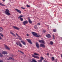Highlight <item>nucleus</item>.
<instances>
[{
    "label": "nucleus",
    "instance_id": "obj_1",
    "mask_svg": "<svg viewBox=\"0 0 62 62\" xmlns=\"http://www.w3.org/2000/svg\"><path fill=\"white\" fill-rule=\"evenodd\" d=\"M32 34H33V36H35V37H41V36L39 35H38V34H37L36 33V32H31Z\"/></svg>",
    "mask_w": 62,
    "mask_h": 62
},
{
    "label": "nucleus",
    "instance_id": "obj_2",
    "mask_svg": "<svg viewBox=\"0 0 62 62\" xmlns=\"http://www.w3.org/2000/svg\"><path fill=\"white\" fill-rule=\"evenodd\" d=\"M5 12L7 15L9 16L10 15V13H9V11L8 10V9H6V11H5Z\"/></svg>",
    "mask_w": 62,
    "mask_h": 62
},
{
    "label": "nucleus",
    "instance_id": "obj_3",
    "mask_svg": "<svg viewBox=\"0 0 62 62\" xmlns=\"http://www.w3.org/2000/svg\"><path fill=\"white\" fill-rule=\"evenodd\" d=\"M22 17H23V15H22L20 16H19L18 17V19H20L21 21H23V18H22Z\"/></svg>",
    "mask_w": 62,
    "mask_h": 62
},
{
    "label": "nucleus",
    "instance_id": "obj_4",
    "mask_svg": "<svg viewBox=\"0 0 62 62\" xmlns=\"http://www.w3.org/2000/svg\"><path fill=\"white\" fill-rule=\"evenodd\" d=\"M16 44L17 45L19 46L20 47H22V44H21V43L19 42H18L16 43Z\"/></svg>",
    "mask_w": 62,
    "mask_h": 62
},
{
    "label": "nucleus",
    "instance_id": "obj_5",
    "mask_svg": "<svg viewBox=\"0 0 62 62\" xmlns=\"http://www.w3.org/2000/svg\"><path fill=\"white\" fill-rule=\"evenodd\" d=\"M4 45L6 49H8V50H10V48H9V47L7 45Z\"/></svg>",
    "mask_w": 62,
    "mask_h": 62
},
{
    "label": "nucleus",
    "instance_id": "obj_6",
    "mask_svg": "<svg viewBox=\"0 0 62 62\" xmlns=\"http://www.w3.org/2000/svg\"><path fill=\"white\" fill-rule=\"evenodd\" d=\"M26 40L28 42L30 43L31 44H32V42H31V40L29 39H27Z\"/></svg>",
    "mask_w": 62,
    "mask_h": 62
},
{
    "label": "nucleus",
    "instance_id": "obj_7",
    "mask_svg": "<svg viewBox=\"0 0 62 62\" xmlns=\"http://www.w3.org/2000/svg\"><path fill=\"white\" fill-rule=\"evenodd\" d=\"M15 10H16L17 12H18V13H19L20 14H21V11L20 10H18L17 9H15Z\"/></svg>",
    "mask_w": 62,
    "mask_h": 62
},
{
    "label": "nucleus",
    "instance_id": "obj_8",
    "mask_svg": "<svg viewBox=\"0 0 62 62\" xmlns=\"http://www.w3.org/2000/svg\"><path fill=\"white\" fill-rule=\"evenodd\" d=\"M23 24L24 25H25L26 24H27L28 23V22L27 20L24 21L23 23Z\"/></svg>",
    "mask_w": 62,
    "mask_h": 62
},
{
    "label": "nucleus",
    "instance_id": "obj_9",
    "mask_svg": "<svg viewBox=\"0 0 62 62\" xmlns=\"http://www.w3.org/2000/svg\"><path fill=\"white\" fill-rule=\"evenodd\" d=\"M36 45L37 48H39V44L38 43H36Z\"/></svg>",
    "mask_w": 62,
    "mask_h": 62
},
{
    "label": "nucleus",
    "instance_id": "obj_10",
    "mask_svg": "<svg viewBox=\"0 0 62 62\" xmlns=\"http://www.w3.org/2000/svg\"><path fill=\"white\" fill-rule=\"evenodd\" d=\"M46 36L49 38H51V35H50L49 34H48L46 35Z\"/></svg>",
    "mask_w": 62,
    "mask_h": 62
},
{
    "label": "nucleus",
    "instance_id": "obj_11",
    "mask_svg": "<svg viewBox=\"0 0 62 62\" xmlns=\"http://www.w3.org/2000/svg\"><path fill=\"white\" fill-rule=\"evenodd\" d=\"M1 54H6L7 53V52L3 51V52L1 53Z\"/></svg>",
    "mask_w": 62,
    "mask_h": 62
},
{
    "label": "nucleus",
    "instance_id": "obj_12",
    "mask_svg": "<svg viewBox=\"0 0 62 62\" xmlns=\"http://www.w3.org/2000/svg\"><path fill=\"white\" fill-rule=\"evenodd\" d=\"M39 42L43 43H44V44L45 43H44V41L43 40H39Z\"/></svg>",
    "mask_w": 62,
    "mask_h": 62
},
{
    "label": "nucleus",
    "instance_id": "obj_13",
    "mask_svg": "<svg viewBox=\"0 0 62 62\" xmlns=\"http://www.w3.org/2000/svg\"><path fill=\"white\" fill-rule=\"evenodd\" d=\"M40 47H43L44 48H45V46L44 44H40Z\"/></svg>",
    "mask_w": 62,
    "mask_h": 62
},
{
    "label": "nucleus",
    "instance_id": "obj_14",
    "mask_svg": "<svg viewBox=\"0 0 62 62\" xmlns=\"http://www.w3.org/2000/svg\"><path fill=\"white\" fill-rule=\"evenodd\" d=\"M10 34H12V35H13L15 37H16L15 35L13 33V32L12 31H10Z\"/></svg>",
    "mask_w": 62,
    "mask_h": 62
},
{
    "label": "nucleus",
    "instance_id": "obj_15",
    "mask_svg": "<svg viewBox=\"0 0 62 62\" xmlns=\"http://www.w3.org/2000/svg\"><path fill=\"white\" fill-rule=\"evenodd\" d=\"M14 28L15 29H17V30H19V29H20L19 28H18L17 27L15 26H14Z\"/></svg>",
    "mask_w": 62,
    "mask_h": 62
},
{
    "label": "nucleus",
    "instance_id": "obj_16",
    "mask_svg": "<svg viewBox=\"0 0 62 62\" xmlns=\"http://www.w3.org/2000/svg\"><path fill=\"white\" fill-rule=\"evenodd\" d=\"M16 34L17 35V36H18V37H19V38H19V39H20V40H22V38H21V37H20V36H19L18 35V34H17V33H16Z\"/></svg>",
    "mask_w": 62,
    "mask_h": 62
},
{
    "label": "nucleus",
    "instance_id": "obj_17",
    "mask_svg": "<svg viewBox=\"0 0 62 62\" xmlns=\"http://www.w3.org/2000/svg\"><path fill=\"white\" fill-rule=\"evenodd\" d=\"M21 42L23 43V44H24V45H25V43L24 42V41H21Z\"/></svg>",
    "mask_w": 62,
    "mask_h": 62
},
{
    "label": "nucleus",
    "instance_id": "obj_18",
    "mask_svg": "<svg viewBox=\"0 0 62 62\" xmlns=\"http://www.w3.org/2000/svg\"><path fill=\"white\" fill-rule=\"evenodd\" d=\"M29 22L30 23H32V21H31V20L29 19Z\"/></svg>",
    "mask_w": 62,
    "mask_h": 62
},
{
    "label": "nucleus",
    "instance_id": "obj_19",
    "mask_svg": "<svg viewBox=\"0 0 62 62\" xmlns=\"http://www.w3.org/2000/svg\"><path fill=\"white\" fill-rule=\"evenodd\" d=\"M0 32H2L3 31V28L1 27H0Z\"/></svg>",
    "mask_w": 62,
    "mask_h": 62
},
{
    "label": "nucleus",
    "instance_id": "obj_20",
    "mask_svg": "<svg viewBox=\"0 0 62 62\" xmlns=\"http://www.w3.org/2000/svg\"><path fill=\"white\" fill-rule=\"evenodd\" d=\"M34 27L36 29H38V27H37V26L36 25H35V26Z\"/></svg>",
    "mask_w": 62,
    "mask_h": 62
},
{
    "label": "nucleus",
    "instance_id": "obj_21",
    "mask_svg": "<svg viewBox=\"0 0 62 62\" xmlns=\"http://www.w3.org/2000/svg\"><path fill=\"white\" fill-rule=\"evenodd\" d=\"M3 54H2L1 53L0 54V57H3Z\"/></svg>",
    "mask_w": 62,
    "mask_h": 62
},
{
    "label": "nucleus",
    "instance_id": "obj_22",
    "mask_svg": "<svg viewBox=\"0 0 62 62\" xmlns=\"http://www.w3.org/2000/svg\"><path fill=\"white\" fill-rule=\"evenodd\" d=\"M0 6H5V5H4V4L1 3H0Z\"/></svg>",
    "mask_w": 62,
    "mask_h": 62
},
{
    "label": "nucleus",
    "instance_id": "obj_23",
    "mask_svg": "<svg viewBox=\"0 0 62 62\" xmlns=\"http://www.w3.org/2000/svg\"><path fill=\"white\" fill-rule=\"evenodd\" d=\"M12 59V57H10L9 58H8L7 59L8 60H11Z\"/></svg>",
    "mask_w": 62,
    "mask_h": 62
},
{
    "label": "nucleus",
    "instance_id": "obj_24",
    "mask_svg": "<svg viewBox=\"0 0 62 62\" xmlns=\"http://www.w3.org/2000/svg\"><path fill=\"white\" fill-rule=\"evenodd\" d=\"M34 54L35 55H39V54L36 53H34Z\"/></svg>",
    "mask_w": 62,
    "mask_h": 62
},
{
    "label": "nucleus",
    "instance_id": "obj_25",
    "mask_svg": "<svg viewBox=\"0 0 62 62\" xmlns=\"http://www.w3.org/2000/svg\"><path fill=\"white\" fill-rule=\"evenodd\" d=\"M52 61H54V57H52Z\"/></svg>",
    "mask_w": 62,
    "mask_h": 62
},
{
    "label": "nucleus",
    "instance_id": "obj_26",
    "mask_svg": "<svg viewBox=\"0 0 62 62\" xmlns=\"http://www.w3.org/2000/svg\"><path fill=\"white\" fill-rule=\"evenodd\" d=\"M53 31L54 32H56V30L55 29H53Z\"/></svg>",
    "mask_w": 62,
    "mask_h": 62
},
{
    "label": "nucleus",
    "instance_id": "obj_27",
    "mask_svg": "<svg viewBox=\"0 0 62 62\" xmlns=\"http://www.w3.org/2000/svg\"><path fill=\"white\" fill-rule=\"evenodd\" d=\"M50 43L51 45H53V42L52 41H50Z\"/></svg>",
    "mask_w": 62,
    "mask_h": 62
},
{
    "label": "nucleus",
    "instance_id": "obj_28",
    "mask_svg": "<svg viewBox=\"0 0 62 62\" xmlns=\"http://www.w3.org/2000/svg\"><path fill=\"white\" fill-rule=\"evenodd\" d=\"M34 58H38V59H39V57L38 56H35Z\"/></svg>",
    "mask_w": 62,
    "mask_h": 62
},
{
    "label": "nucleus",
    "instance_id": "obj_29",
    "mask_svg": "<svg viewBox=\"0 0 62 62\" xmlns=\"http://www.w3.org/2000/svg\"><path fill=\"white\" fill-rule=\"evenodd\" d=\"M41 59L42 60H42H43L44 59V58L42 57H41Z\"/></svg>",
    "mask_w": 62,
    "mask_h": 62
},
{
    "label": "nucleus",
    "instance_id": "obj_30",
    "mask_svg": "<svg viewBox=\"0 0 62 62\" xmlns=\"http://www.w3.org/2000/svg\"><path fill=\"white\" fill-rule=\"evenodd\" d=\"M38 61L39 62H41L42 61V60L41 59H40V60H39Z\"/></svg>",
    "mask_w": 62,
    "mask_h": 62
},
{
    "label": "nucleus",
    "instance_id": "obj_31",
    "mask_svg": "<svg viewBox=\"0 0 62 62\" xmlns=\"http://www.w3.org/2000/svg\"><path fill=\"white\" fill-rule=\"evenodd\" d=\"M0 36H1L2 37H3V34H2V33H0Z\"/></svg>",
    "mask_w": 62,
    "mask_h": 62
},
{
    "label": "nucleus",
    "instance_id": "obj_32",
    "mask_svg": "<svg viewBox=\"0 0 62 62\" xmlns=\"http://www.w3.org/2000/svg\"><path fill=\"white\" fill-rule=\"evenodd\" d=\"M43 33H45L46 32V30H43Z\"/></svg>",
    "mask_w": 62,
    "mask_h": 62
},
{
    "label": "nucleus",
    "instance_id": "obj_33",
    "mask_svg": "<svg viewBox=\"0 0 62 62\" xmlns=\"http://www.w3.org/2000/svg\"><path fill=\"white\" fill-rule=\"evenodd\" d=\"M26 6L27 7H28L29 8L30 7V6H29V5H27Z\"/></svg>",
    "mask_w": 62,
    "mask_h": 62
},
{
    "label": "nucleus",
    "instance_id": "obj_34",
    "mask_svg": "<svg viewBox=\"0 0 62 62\" xmlns=\"http://www.w3.org/2000/svg\"><path fill=\"white\" fill-rule=\"evenodd\" d=\"M21 8H22V9H25V8H24L23 7H21Z\"/></svg>",
    "mask_w": 62,
    "mask_h": 62
},
{
    "label": "nucleus",
    "instance_id": "obj_35",
    "mask_svg": "<svg viewBox=\"0 0 62 62\" xmlns=\"http://www.w3.org/2000/svg\"><path fill=\"white\" fill-rule=\"evenodd\" d=\"M32 56H33V57L35 58V56L34 55H32Z\"/></svg>",
    "mask_w": 62,
    "mask_h": 62
},
{
    "label": "nucleus",
    "instance_id": "obj_36",
    "mask_svg": "<svg viewBox=\"0 0 62 62\" xmlns=\"http://www.w3.org/2000/svg\"><path fill=\"white\" fill-rule=\"evenodd\" d=\"M20 53H22V54H23V52L20 51Z\"/></svg>",
    "mask_w": 62,
    "mask_h": 62
},
{
    "label": "nucleus",
    "instance_id": "obj_37",
    "mask_svg": "<svg viewBox=\"0 0 62 62\" xmlns=\"http://www.w3.org/2000/svg\"><path fill=\"white\" fill-rule=\"evenodd\" d=\"M0 62H4L2 60H0Z\"/></svg>",
    "mask_w": 62,
    "mask_h": 62
},
{
    "label": "nucleus",
    "instance_id": "obj_38",
    "mask_svg": "<svg viewBox=\"0 0 62 62\" xmlns=\"http://www.w3.org/2000/svg\"><path fill=\"white\" fill-rule=\"evenodd\" d=\"M37 24L38 25H40V23H37Z\"/></svg>",
    "mask_w": 62,
    "mask_h": 62
},
{
    "label": "nucleus",
    "instance_id": "obj_39",
    "mask_svg": "<svg viewBox=\"0 0 62 62\" xmlns=\"http://www.w3.org/2000/svg\"><path fill=\"white\" fill-rule=\"evenodd\" d=\"M55 61L56 62H57V60L56 59V60Z\"/></svg>",
    "mask_w": 62,
    "mask_h": 62
},
{
    "label": "nucleus",
    "instance_id": "obj_40",
    "mask_svg": "<svg viewBox=\"0 0 62 62\" xmlns=\"http://www.w3.org/2000/svg\"><path fill=\"white\" fill-rule=\"evenodd\" d=\"M47 54V55H49V54L48 53L47 54Z\"/></svg>",
    "mask_w": 62,
    "mask_h": 62
},
{
    "label": "nucleus",
    "instance_id": "obj_41",
    "mask_svg": "<svg viewBox=\"0 0 62 62\" xmlns=\"http://www.w3.org/2000/svg\"><path fill=\"white\" fill-rule=\"evenodd\" d=\"M61 54V57L62 58V54Z\"/></svg>",
    "mask_w": 62,
    "mask_h": 62
},
{
    "label": "nucleus",
    "instance_id": "obj_42",
    "mask_svg": "<svg viewBox=\"0 0 62 62\" xmlns=\"http://www.w3.org/2000/svg\"><path fill=\"white\" fill-rule=\"evenodd\" d=\"M27 36H29V35H28V34H27Z\"/></svg>",
    "mask_w": 62,
    "mask_h": 62
},
{
    "label": "nucleus",
    "instance_id": "obj_43",
    "mask_svg": "<svg viewBox=\"0 0 62 62\" xmlns=\"http://www.w3.org/2000/svg\"><path fill=\"white\" fill-rule=\"evenodd\" d=\"M2 39V38L1 37V36H0V39Z\"/></svg>",
    "mask_w": 62,
    "mask_h": 62
},
{
    "label": "nucleus",
    "instance_id": "obj_44",
    "mask_svg": "<svg viewBox=\"0 0 62 62\" xmlns=\"http://www.w3.org/2000/svg\"><path fill=\"white\" fill-rule=\"evenodd\" d=\"M2 1H3V2H5V0H2Z\"/></svg>",
    "mask_w": 62,
    "mask_h": 62
},
{
    "label": "nucleus",
    "instance_id": "obj_45",
    "mask_svg": "<svg viewBox=\"0 0 62 62\" xmlns=\"http://www.w3.org/2000/svg\"><path fill=\"white\" fill-rule=\"evenodd\" d=\"M53 38H54V35H53Z\"/></svg>",
    "mask_w": 62,
    "mask_h": 62
},
{
    "label": "nucleus",
    "instance_id": "obj_46",
    "mask_svg": "<svg viewBox=\"0 0 62 62\" xmlns=\"http://www.w3.org/2000/svg\"><path fill=\"white\" fill-rule=\"evenodd\" d=\"M12 57H13V55H12Z\"/></svg>",
    "mask_w": 62,
    "mask_h": 62
},
{
    "label": "nucleus",
    "instance_id": "obj_47",
    "mask_svg": "<svg viewBox=\"0 0 62 62\" xmlns=\"http://www.w3.org/2000/svg\"><path fill=\"white\" fill-rule=\"evenodd\" d=\"M12 59L13 60H14V58H13V59Z\"/></svg>",
    "mask_w": 62,
    "mask_h": 62
},
{
    "label": "nucleus",
    "instance_id": "obj_48",
    "mask_svg": "<svg viewBox=\"0 0 62 62\" xmlns=\"http://www.w3.org/2000/svg\"><path fill=\"white\" fill-rule=\"evenodd\" d=\"M53 39H54V37H53Z\"/></svg>",
    "mask_w": 62,
    "mask_h": 62
},
{
    "label": "nucleus",
    "instance_id": "obj_49",
    "mask_svg": "<svg viewBox=\"0 0 62 62\" xmlns=\"http://www.w3.org/2000/svg\"><path fill=\"white\" fill-rule=\"evenodd\" d=\"M18 52H20V50H18Z\"/></svg>",
    "mask_w": 62,
    "mask_h": 62
},
{
    "label": "nucleus",
    "instance_id": "obj_50",
    "mask_svg": "<svg viewBox=\"0 0 62 62\" xmlns=\"http://www.w3.org/2000/svg\"><path fill=\"white\" fill-rule=\"evenodd\" d=\"M10 1L11 0H9Z\"/></svg>",
    "mask_w": 62,
    "mask_h": 62
},
{
    "label": "nucleus",
    "instance_id": "obj_51",
    "mask_svg": "<svg viewBox=\"0 0 62 62\" xmlns=\"http://www.w3.org/2000/svg\"><path fill=\"white\" fill-rule=\"evenodd\" d=\"M62 37L61 38V39H62Z\"/></svg>",
    "mask_w": 62,
    "mask_h": 62
}]
</instances>
